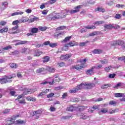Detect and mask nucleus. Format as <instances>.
Returning <instances> with one entry per match:
<instances>
[{"mask_svg": "<svg viewBox=\"0 0 125 125\" xmlns=\"http://www.w3.org/2000/svg\"><path fill=\"white\" fill-rule=\"evenodd\" d=\"M109 104L110 105H117V102L115 101H110Z\"/></svg>", "mask_w": 125, "mask_h": 125, "instance_id": "obj_58", "label": "nucleus"}, {"mask_svg": "<svg viewBox=\"0 0 125 125\" xmlns=\"http://www.w3.org/2000/svg\"><path fill=\"white\" fill-rule=\"evenodd\" d=\"M115 77H116L115 74H110L108 76V78H109V79H114Z\"/></svg>", "mask_w": 125, "mask_h": 125, "instance_id": "obj_60", "label": "nucleus"}, {"mask_svg": "<svg viewBox=\"0 0 125 125\" xmlns=\"http://www.w3.org/2000/svg\"><path fill=\"white\" fill-rule=\"evenodd\" d=\"M21 23V21L20 20H16L13 21L12 25H14V26H18V24H20Z\"/></svg>", "mask_w": 125, "mask_h": 125, "instance_id": "obj_39", "label": "nucleus"}, {"mask_svg": "<svg viewBox=\"0 0 125 125\" xmlns=\"http://www.w3.org/2000/svg\"><path fill=\"white\" fill-rule=\"evenodd\" d=\"M9 49H12V47L10 45L2 48V51H4V50H9Z\"/></svg>", "mask_w": 125, "mask_h": 125, "instance_id": "obj_41", "label": "nucleus"}, {"mask_svg": "<svg viewBox=\"0 0 125 125\" xmlns=\"http://www.w3.org/2000/svg\"><path fill=\"white\" fill-rule=\"evenodd\" d=\"M95 11L96 12L99 11V12H103V13H104V12H105L106 11L105 10L104 8L102 7H98L95 9Z\"/></svg>", "mask_w": 125, "mask_h": 125, "instance_id": "obj_26", "label": "nucleus"}, {"mask_svg": "<svg viewBox=\"0 0 125 125\" xmlns=\"http://www.w3.org/2000/svg\"><path fill=\"white\" fill-rule=\"evenodd\" d=\"M8 4V3H7V2L6 1L2 2V5L0 6V10L1 11H3V10H4V9H5L6 7H7Z\"/></svg>", "mask_w": 125, "mask_h": 125, "instance_id": "obj_14", "label": "nucleus"}, {"mask_svg": "<svg viewBox=\"0 0 125 125\" xmlns=\"http://www.w3.org/2000/svg\"><path fill=\"white\" fill-rule=\"evenodd\" d=\"M99 109L98 106L97 105H93V107H92V109L89 108L88 112L89 113H93V111H95V110H97Z\"/></svg>", "mask_w": 125, "mask_h": 125, "instance_id": "obj_25", "label": "nucleus"}, {"mask_svg": "<svg viewBox=\"0 0 125 125\" xmlns=\"http://www.w3.org/2000/svg\"><path fill=\"white\" fill-rule=\"evenodd\" d=\"M39 29L40 30V31H42V32L44 31H46L47 27H46V26H41L39 27Z\"/></svg>", "mask_w": 125, "mask_h": 125, "instance_id": "obj_51", "label": "nucleus"}, {"mask_svg": "<svg viewBox=\"0 0 125 125\" xmlns=\"http://www.w3.org/2000/svg\"><path fill=\"white\" fill-rule=\"evenodd\" d=\"M42 113V109H38L33 112V116H36V118L39 119V118H40V116L38 115H41Z\"/></svg>", "mask_w": 125, "mask_h": 125, "instance_id": "obj_13", "label": "nucleus"}, {"mask_svg": "<svg viewBox=\"0 0 125 125\" xmlns=\"http://www.w3.org/2000/svg\"><path fill=\"white\" fill-rule=\"evenodd\" d=\"M66 17V15L61 13V14H58L56 16H55L51 18V20L54 21L56 19H61L62 18H65Z\"/></svg>", "mask_w": 125, "mask_h": 125, "instance_id": "obj_4", "label": "nucleus"}, {"mask_svg": "<svg viewBox=\"0 0 125 125\" xmlns=\"http://www.w3.org/2000/svg\"><path fill=\"white\" fill-rule=\"evenodd\" d=\"M104 28L105 29H109V30H111L112 29H119L120 28L119 25H115L114 26L113 24H105L104 25Z\"/></svg>", "mask_w": 125, "mask_h": 125, "instance_id": "obj_5", "label": "nucleus"}, {"mask_svg": "<svg viewBox=\"0 0 125 125\" xmlns=\"http://www.w3.org/2000/svg\"><path fill=\"white\" fill-rule=\"evenodd\" d=\"M85 29H87V30H91V29H96V27L94 25H87L85 26Z\"/></svg>", "mask_w": 125, "mask_h": 125, "instance_id": "obj_36", "label": "nucleus"}, {"mask_svg": "<svg viewBox=\"0 0 125 125\" xmlns=\"http://www.w3.org/2000/svg\"><path fill=\"white\" fill-rule=\"evenodd\" d=\"M19 117H20V114H15L13 115L11 118V120H12L13 121H15V120H16L17 119H18L19 118Z\"/></svg>", "mask_w": 125, "mask_h": 125, "instance_id": "obj_37", "label": "nucleus"}, {"mask_svg": "<svg viewBox=\"0 0 125 125\" xmlns=\"http://www.w3.org/2000/svg\"><path fill=\"white\" fill-rule=\"evenodd\" d=\"M72 54H67L65 55H62L60 57V59L61 60H68L69 58H71L72 57Z\"/></svg>", "mask_w": 125, "mask_h": 125, "instance_id": "obj_10", "label": "nucleus"}, {"mask_svg": "<svg viewBox=\"0 0 125 125\" xmlns=\"http://www.w3.org/2000/svg\"><path fill=\"white\" fill-rule=\"evenodd\" d=\"M76 108L78 109V110L82 112L83 111V110H85L87 108V107L84 106H81L77 107Z\"/></svg>", "mask_w": 125, "mask_h": 125, "instance_id": "obj_33", "label": "nucleus"}, {"mask_svg": "<svg viewBox=\"0 0 125 125\" xmlns=\"http://www.w3.org/2000/svg\"><path fill=\"white\" fill-rule=\"evenodd\" d=\"M27 42L28 41H20V42L17 43L16 44V45H19L20 44H25V43H27Z\"/></svg>", "mask_w": 125, "mask_h": 125, "instance_id": "obj_45", "label": "nucleus"}, {"mask_svg": "<svg viewBox=\"0 0 125 125\" xmlns=\"http://www.w3.org/2000/svg\"><path fill=\"white\" fill-rule=\"evenodd\" d=\"M69 45L70 47L76 46L79 45V43L76 42H70L68 43L65 44V47H68Z\"/></svg>", "mask_w": 125, "mask_h": 125, "instance_id": "obj_12", "label": "nucleus"}, {"mask_svg": "<svg viewBox=\"0 0 125 125\" xmlns=\"http://www.w3.org/2000/svg\"><path fill=\"white\" fill-rule=\"evenodd\" d=\"M65 29H66V26L62 25V26H59V27H58L56 29V30L57 31H61L62 30H65Z\"/></svg>", "mask_w": 125, "mask_h": 125, "instance_id": "obj_48", "label": "nucleus"}, {"mask_svg": "<svg viewBox=\"0 0 125 125\" xmlns=\"http://www.w3.org/2000/svg\"><path fill=\"white\" fill-rule=\"evenodd\" d=\"M8 32V26H5L0 29V34H4Z\"/></svg>", "mask_w": 125, "mask_h": 125, "instance_id": "obj_22", "label": "nucleus"}, {"mask_svg": "<svg viewBox=\"0 0 125 125\" xmlns=\"http://www.w3.org/2000/svg\"><path fill=\"white\" fill-rule=\"evenodd\" d=\"M12 78H13L12 76L4 75L3 77L0 78V83H1V84H5V83H11L12 81H8V80H11Z\"/></svg>", "mask_w": 125, "mask_h": 125, "instance_id": "obj_1", "label": "nucleus"}, {"mask_svg": "<svg viewBox=\"0 0 125 125\" xmlns=\"http://www.w3.org/2000/svg\"><path fill=\"white\" fill-rule=\"evenodd\" d=\"M46 71H48L49 73H54V72H55V68H52L51 67L47 66L46 68Z\"/></svg>", "mask_w": 125, "mask_h": 125, "instance_id": "obj_23", "label": "nucleus"}, {"mask_svg": "<svg viewBox=\"0 0 125 125\" xmlns=\"http://www.w3.org/2000/svg\"><path fill=\"white\" fill-rule=\"evenodd\" d=\"M114 97H116V98L123 97V93H116L114 94Z\"/></svg>", "mask_w": 125, "mask_h": 125, "instance_id": "obj_49", "label": "nucleus"}, {"mask_svg": "<svg viewBox=\"0 0 125 125\" xmlns=\"http://www.w3.org/2000/svg\"><path fill=\"white\" fill-rule=\"evenodd\" d=\"M82 68H84V66H83V63L82 64V65L78 64L75 65H73L72 66V69H75V70H82Z\"/></svg>", "mask_w": 125, "mask_h": 125, "instance_id": "obj_11", "label": "nucleus"}, {"mask_svg": "<svg viewBox=\"0 0 125 125\" xmlns=\"http://www.w3.org/2000/svg\"><path fill=\"white\" fill-rule=\"evenodd\" d=\"M18 28H19V26L16 25L14 27H13L12 28V32H11V34H18V33H20L21 32V30L18 29Z\"/></svg>", "mask_w": 125, "mask_h": 125, "instance_id": "obj_8", "label": "nucleus"}, {"mask_svg": "<svg viewBox=\"0 0 125 125\" xmlns=\"http://www.w3.org/2000/svg\"><path fill=\"white\" fill-rule=\"evenodd\" d=\"M108 114H115V113H117V109H113L112 108H110L108 111Z\"/></svg>", "mask_w": 125, "mask_h": 125, "instance_id": "obj_38", "label": "nucleus"}, {"mask_svg": "<svg viewBox=\"0 0 125 125\" xmlns=\"http://www.w3.org/2000/svg\"><path fill=\"white\" fill-rule=\"evenodd\" d=\"M100 62H101V64H107L108 60L104 59V60H100Z\"/></svg>", "mask_w": 125, "mask_h": 125, "instance_id": "obj_53", "label": "nucleus"}, {"mask_svg": "<svg viewBox=\"0 0 125 125\" xmlns=\"http://www.w3.org/2000/svg\"><path fill=\"white\" fill-rule=\"evenodd\" d=\"M118 60H119L120 61H124V60L125 61V56H123L122 57H120L119 58H118Z\"/></svg>", "mask_w": 125, "mask_h": 125, "instance_id": "obj_63", "label": "nucleus"}, {"mask_svg": "<svg viewBox=\"0 0 125 125\" xmlns=\"http://www.w3.org/2000/svg\"><path fill=\"white\" fill-rule=\"evenodd\" d=\"M76 89L77 90V91H79V90H81V89H85V85L84 83H81L80 84L77 86L76 87H75Z\"/></svg>", "mask_w": 125, "mask_h": 125, "instance_id": "obj_15", "label": "nucleus"}, {"mask_svg": "<svg viewBox=\"0 0 125 125\" xmlns=\"http://www.w3.org/2000/svg\"><path fill=\"white\" fill-rule=\"evenodd\" d=\"M88 118H89V116L85 113H81L80 114V119L82 120H86V119H88Z\"/></svg>", "mask_w": 125, "mask_h": 125, "instance_id": "obj_20", "label": "nucleus"}, {"mask_svg": "<svg viewBox=\"0 0 125 125\" xmlns=\"http://www.w3.org/2000/svg\"><path fill=\"white\" fill-rule=\"evenodd\" d=\"M72 38V36H68L65 37V38L63 40L62 42H69L70 40Z\"/></svg>", "mask_w": 125, "mask_h": 125, "instance_id": "obj_47", "label": "nucleus"}, {"mask_svg": "<svg viewBox=\"0 0 125 125\" xmlns=\"http://www.w3.org/2000/svg\"><path fill=\"white\" fill-rule=\"evenodd\" d=\"M43 63H46L47 62H48L49 61V57L46 56L43 58Z\"/></svg>", "mask_w": 125, "mask_h": 125, "instance_id": "obj_42", "label": "nucleus"}, {"mask_svg": "<svg viewBox=\"0 0 125 125\" xmlns=\"http://www.w3.org/2000/svg\"><path fill=\"white\" fill-rule=\"evenodd\" d=\"M125 44V41L122 40H117L113 42L112 45H123Z\"/></svg>", "mask_w": 125, "mask_h": 125, "instance_id": "obj_9", "label": "nucleus"}, {"mask_svg": "<svg viewBox=\"0 0 125 125\" xmlns=\"http://www.w3.org/2000/svg\"><path fill=\"white\" fill-rule=\"evenodd\" d=\"M16 100H18L20 104H26V101L23 98V95L18 96Z\"/></svg>", "mask_w": 125, "mask_h": 125, "instance_id": "obj_7", "label": "nucleus"}, {"mask_svg": "<svg viewBox=\"0 0 125 125\" xmlns=\"http://www.w3.org/2000/svg\"><path fill=\"white\" fill-rule=\"evenodd\" d=\"M50 90L49 89H46L44 91H42V92H43L44 95H46V94H47L49 92Z\"/></svg>", "mask_w": 125, "mask_h": 125, "instance_id": "obj_56", "label": "nucleus"}, {"mask_svg": "<svg viewBox=\"0 0 125 125\" xmlns=\"http://www.w3.org/2000/svg\"><path fill=\"white\" fill-rule=\"evenodd\" d=\"M73 119V115L63 116L61 117V120H70Z\"/></svg>", "mask_w": 125, "mask_h": 125, "instance_id": "obj_27", "label": "nucleus"}, {"mask_svg": "<svg viewBox=\"0 0 125 125\" xmlns=\"http://www.w3.org/2000/svg\"><path fill=\"white\" fill-rule=\"evenodd\" d=\"M85 89H91L93 87H95V84L94 83H85Z\"/></svg>", "mask_w": 125, "mask_h": 125, "instance_id": "obj_6", "label": "nucleus"}, {"mask_svg": "<svg viewBox=\"0 0 125 125\" xmlns=\"http://www.w3.org/2000/svg\"><path fill=\"white\" fill-rule=\"evenodd\" d=\"M83 7V5H79L76 6L74 8V10H71L70 11L71 14H74L75 13H78V12H80V9Z\"/></svg>", "mask_w": 125, "mask_h": 125, "instance_id": "obj_3", "label": "nucleus"}, {"mask_svg": "<svg viewBox=\"0 0 125 125\" xmlns=\"http://www.w3.org/2000/svg\"><path fill=\"white\" fill-rule=\"evenodd\" d=\"M45 70H46V69L44 68L43 67H42L39 69H37L36 73H37V74H41V73H42V72H44V71Z\"/></svg>", "mask_w": 125, "mask_h": 125, "instance_id": "obj_32", "label": "nucleus"}, {"mask_svg": "<svg viewBox=\"0 0 125 125\" xmlns=\"http://www.w3.org/2000/svg\"><path fill=\"white\" fill-rule=\"evenodd\" d=\"M123 83L121 82H119L116 85H115L113 86V88H116V89H118L119 87H122L123 86Z\"/></svg>", "mask_w": 125, "mask_h": 125, "instance_id": "obj_30", "label": "nucleus"}, {"mask_svg": "<svg viewBox=\"0 0 125 125\" xmlns=\"http://www.w3.org/2000/svg\"><path fill=\"white\" fill-rule=\"evenodd\" d=\"M54 96V93H51L47 95V98H51L52 97H53Z\"/></svg>", "mask_w": 125, "mask_h": 125, "instance_id": "obj_59", "label": "nucleus"}, {"mask_svg": "<svg viewBox=\"0 0 125 125\" xmlns=\"http://www.w3.org/2000/svg\"><path fill=\"white\" fill-rule=\"evenodd\" d=\"M13 120H11V118L10 119V120H8L5 122V125H13V124H15V122L12 121Z\"/></svg>", "mask_w": 125, "mask_h": 125, "instance_id": "obj_29", "label": "nucleus"}, {"mask_svg": "<svg viewBox=\"0 0 125 125\" xmlns=\"http://www.w3.org/2000/svg\"><path fill=\"white\" fill-rule=\"evenodd\" d=\"M14 123L16 125H24V124H26V120H17Z\"/></svg>", "mask_w": 125, "mask_h": 125, "instance_id": "obj_21", "label": "nucleus"}, {"mask_svg": "<svg viewBox=\"0 0 125 125\" xmlns=\"http://www.w3.org/2000/svg\"><path fill=\"white\" fill-rule=\"evenodd\" d=\"M42 54H43V52L39 49H35L33 51V55L35 57H40Z\"/></svg>", "mask_w": 125, "mask_h": 125, "instance_id": "obj_2", "label": "nucleus"}, {"mask_svg": "<svg viewBox=\"0 0 125 125\" xmlns=\"http://www.w3.org/2000/svg\"><path fill=\"white\" fill-rule=\"evenodd\" d=\"M95 68V66H92V67H91L90 69L86 70L85 71L86 73V75H93L94 74V72H93V70H94V68Z\"/></svg>", "mask_w": 125, "mask_h": 125, "instance_id": "obj_16", "label": "nucleus"}, {"mask_svg": "<svg viewBox=\"0 0 125 125\" xmlns=\"http://www.w3.org/2000/svg\"><path fill=\"white\" fill-rule=\"evenodd\" d=\"M70 93H77L78 92V90L76 87L73 88L72 89L69 90Z\"/></svg>", "mask_w": 125, "mask_h": 125, "instance_id": "obj_50", "label": "nucleus"}, {"mask_svg": "<svg viewBox=\"0 0 125 125\" xmlns=\"http://www.w3.org/2000/svg\"><path fill=\"white\" fill-rule=\"evenodd\" d=\"M12 55H17V54H19V51L17 50H15L14 52H12Z\"/></svg>", "mask_w": 125, "mask_h": 125, "instance_id": "obj_64", "label": "nucleus"}, {"mask_svg": "<svg viewBox=\"0 0 125 125\" xmlns=\"http://www.w3.org/2000/svg\"><path fill=\"white\" fill-rule=\"evenodd\" d=\"M100 112L102 114H106V113H108V108L106 107L103 108L101 109Z\"/></svg>", "mask_w": 125, "mask_h": 125, "instance_id": "obj_40", "label": "nucleus"}, {"mask_svg": "<svg viewBox=\"0 0 125 125\" xmlns=\"http://www.w3.org/2000/svg\"><path fill=\"white\" fill-rule=\"evenodd\" d=\"M58 65H59V66L61 67H64L65 66V62H61L58 63Z\"/></svg>", "mask_w": 125, "mask_h": 125, "instance_id": "obj_57", "label": "nucleus"}, {"mask_svg": "<svg viewBox=\"0 0 125 125\" xmlns=\"http://www.w3.org/2000/svg\"><path fill=\"white\" fill-rule=\"evenodd\" d=\"M116 7H117V8H124V7H125V4H117L115 6Z\"/></svg>", "mask_w": 125, "mask_h": 125, "instance_id": "obj_52", "label": "nucleus"}, {"mask_svg": "<svg viewBox=\"0 0 125 125\" xmlns=\"http://www.w3.org/2000/svg\"><path fill=\"white\" fill-rule=\"evenodd\" d=\"M111 68H112V66L109 65L107 67H106L104 68V70L105 72H109L110 70H111Z\"/></svg>", "mask_w": 125, "mask_h": 125, "instance_id": "obj_54", "label": "nucleus"}, {"mask_svg": "<svg viewBox=\"0 0 125 125\" xmlns=\"http://www.w3.org/2000/svg\"><path fill=\"white\" fill-rule=\"evenodd\" d=\"M13 88L9 89V94H10L11 96H14V95H15V94L16 93V92L15 91H13Z\"/></svg>", "mask_w": 125, "mask_h": 125, "instance_id": "obj_44", "label": "nucleus"}, {"mask_svg": "<svg viewBox=\"0 0 125 125\" xmlns=\"http://www.w3.org/2000/svg\"><path fill=\"white\" fill-rule=\"evenodd\" d=\"M76 109L77 107L76 106H74L73 105H70L67 107L66 110L68 112H74V111H75V110Z\"/></svg>", "mask_w": 125, "mask_h": 125, "instance_id": "obj_19", "label": "nucleus"}, {"mask_svg": "<svg viewBox=\"0 0 125 125\" xmlns=\"http://www.w3.org/2000/svg\"><path fill=\"white\" fill-rule=\"evenodd\" d=\"M9 65L12 69H17V68H18V64L16 63H9Z\"/></svg>", "mask_w": 125, "mask_h": 125, "instance_id": "obj_28", "label": "nucleus"}, {"mask_svg": "<svg viewBox=\"0 0 125 125\" xmlns=\"http://www.w3.org/2000/svg\"><path fill=\"white\" fill-rule=\"evenodd\" d=\"M93 54H101L103 53V50L100 49H95L92 51Z\"/></svg>", "mask_w": 125, "mask_h": 125, "instance_id": "obj_18", "label": "nucleus"}, {"mask_svg": "<svg viewBox=\"0 0 125 125\" xmlns=\"http://www.w3.org/2000/svg\"><path fill=\"white\" fill-rule=\"evenodd\" d=\"M49 46H50V47H55L57 46V43H50Z\"/></svg>", "mask_w": 125, "mask_h": 125, "instance_id": "obj_61", "label": "nucleus"}, {"mask_svg": "<svg viewBox=\"0 0 125 125\" xmlns=\"http://www.w3.org/2000/svg\"><path fill=\"white\" fill-rule=\"evenodd\" d=\"M28 21L29 19H28V18L27 17H24L21 20H20L21 23H25L26 22H28Z\"/></svg>", "mask_w": 125, "mask_h": 125, "instance_id": "obj_43", "label": "nucleus"}, {"mask_svg": "<svg viewBox=\"0 0 125 125\" xmlns=\"http://www.w3.org/2000/svg\"><path fill=\"white\" fill-rule=\"evenodd\" d=\"M98 33H99V32L98 31H94L92 33H89V36L90 37H93L94 36H96V35H98Z\"/></svg>", "mask_w": 125, "mask_h": 125, "instance_id": "obj_46", "label": "nucleus"}, {"mask_svg": "<svg viewBox=\"0 0 125 125\" xmlns=\"http://www.w3.org/2000/svg\"><path fill=\"white\" fill-rule=\"evenodd\" d=\"M27 101H32L35 102L37 101V99L35 97L28 96L26 98Z\"/></svg>", "mask_w": 125, "mask_h": 125, "instance_id": "obj_24", "label": "nucleus"}, {"mask_svg": "<svg viewBox=\"0 0 125 125\" xmlns=\"http://www.w3.org/2000/svg\"><path fill=\"white\" fill-rule=\"evenodd\" d=\"M105 23V21H95L94 23V25H102V24H104Z\"/></svg>", "mask_w": 125, "mask_h": 125, "instance_id": "obj_35", "label": "nucleus"}, {"mask_svg": "<svg viewBox=\"0 0 125 125\" xmlns=\"http://www.w3.org/2000/svg\"><path fill=\"white\" fill-rule=\"evenodd\" d=\"M31 33H33V34H37L38 32H39V28L33 27L31 29Z\"/></svg>", "mask_w": 125, "mask_h": 125, "instance_id": "obj_34", "label": "nucleus"}, {"mask_svg": "<svg viewBox=\"0 0 125 125\" xmlns=\"http://www.w3.org/2000/svg\"><path fill=\"white\" fill-rule=\"evenodd\" d=\"M68 96V93H64L62 97V99H65Z\"/></svg>", "mask_w": 125, "mask_h": 125, "instance_id": "obj_62", "label": "nucleus"}, {"mask_svg": "<svg viewBox=\"0 0 125 125\" xmlns=\"http://www.w3.org/2000/svg\"><path fill=\"white\" fill-rule=\"evenodd\" d=\"M31 53V50L30 48H23L21 49V53L24 54H29Z\"/></svg>", "mask_w": 125, "mask_h": 125, "instance_id": "obj_17", "label": "nucleus"}, {"mask_svg": "<svg viewBox=\"0 0 125 125\" xmlns=\"http://www.w3.org/2000/svg\"><path fill=\"white\" fill-rule=\"evenodd\" d=\"M110 86H111V84L110 83L104 84L101 86V88H102V89H105L108 88V87H110Z\"/></svg>", "mask_w": 125, "mask_h": 125, "instance_id": "obj_31", "label": "nucleus"}, {"mask_svg": "<svg viewBox=\"0 0 125 125\" xmlns=\"http://www.w3.org/2000/svg\"><path fill=\"white\" fill-rule=\"evenodd\" d=\"M88 42V41H86V42H81L79 44L80 46H85V44Z\"/></svg>", "mask_w": 125, "mask_h": 125, "instance_id": "obj_55", "label": "nucleus"}]
</instances>
